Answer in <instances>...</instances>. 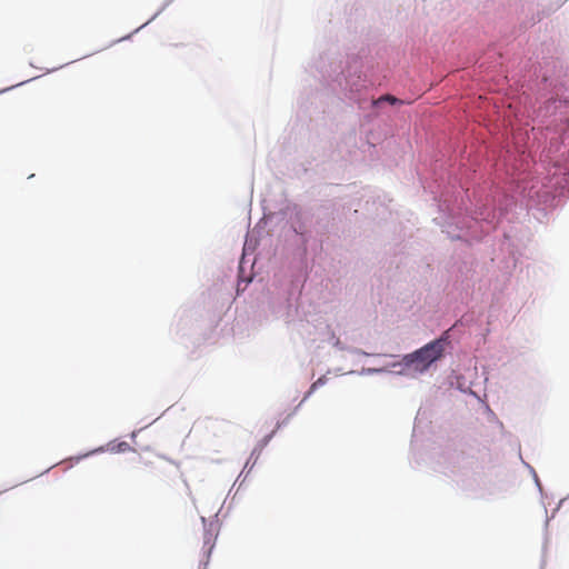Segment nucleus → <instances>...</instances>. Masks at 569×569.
Segmentation results:
<instances>
[{
	"mask_svg": "<svg viewBox=\"0 0 569 569\" xmlns=\"http://www.w3.org/2000/svg\"><path fill=\"white\" fill-rule=\"evenodd\" d=\"M335 338H338L335 333V331H330V335H329V338H328V342L332 345V342L335 341Z\"/></svg>",
	"mask_w": 569,
	"mask_h": 569,
	"instance_id": "7c9ffc66",
	"label": "nucleus"
},
{
	"mask_svg": "<svg viewBox=\"0 0 569 569\" xmlns=\"http://www.w3.org/2000/svg\"><path fill=\"white\" fill-rule=\"evenodd\" d=\"M38 78H40V76H36V77H32V78H30V79H27V80L20 81V82L16 83V84H12V86H9V87H6V88H2V89H0V96H1V94H3V93H6V92H9V91H11V90H13V89H16V88L22 87V86H24L26 83H29V82H31V81H33V80H37Z\"/></svg>",
	"mask_w": 569,
	"mask_h": 569,
	"instance_id": "412c9836",
	"label": "nucleus"
},
{
	"mask_svg": "<svg viewBox=\"0 0 569 569\" xmlns=\"http://www.w3.org/2000/svg\"><path fill=\"white\" fill-rule=\"evenodd\" d=\"M371 20L372 17H368V10L362 4L353 3L349 12H347L346 28L350 34L358 36L359 42L362 44L361 48H369L372 54H376V52L380 49L388 50V54L386 56V60L388 61V78L383 84L379 86L372 91V98H375V92L388 83L391 73V64L396 63L399 53H396V57H391L393 51L386 46L378 48H372L369 44L365 46L368 41H370Z\"/></svg>",
	"mask_w": 569,
	"mask_h": 569,
	"instance_id": "423d86ee",
	"label": "nucleus"
},
{
	"mask_svg": "<svg viewBox=\"0 0 569 569\" xmlns=\"http://www.w3.org/2000/svg\"><path fill=\"white\" fill-rule=\"evenodd\" d=\"M52 467H53V466H51V467L47 468V469H46L41 475L49 472V471H50V469H51Z\"/></svg>",
	"mask_w": 569,
	"mask_h": 569,
	"instance_id": "72a5a7b5",
	"label": "nucleus"
},
{
	"mask_svg": "<svg viewBox=\"0 0 569 569\" xmlns=\"http://www.w3.org/2000/svg\"><path fill=\"white\" fill-rule=\"evenodd\" d=\"M305 402L302 400L292 409V411L289 415H292V417L299 411V409L302 407Z\"/></svg>",
	"mask_w": 569,
	"mask_h": 569,
	"instance_id": "cd10ccee",
	"label": "nucleus"
},
{
	"mask_svg": "<svg viewBox=\"0 0 569 569\" xmlns=\"http://www.w3.org/2000/svg\"><path fill=\"white\" fill-rule=\"evenodd\" d=\"M386 370L382 367H362L360 370H350L347 375H357V376H377L383 375Z\"/></svg>",
	"mask_w": 569,
	"mask_h": 569,
	"instance_id": "f3484780",
	"label": "nucleus"
},
{
	"mask_svg": "<svg viewBox=\"0 0 569 569\" xmlns=\"http://www.w3.org/2000/svg\"><path fill=\"white\" fill-rule=\"evenodd\" d=\"M68 64H70V62H67V63H64V64H62V66H59V67H54V68H52V69H47V72H48V73H50V72H54V71H57V70H59V69H61V68H63V67H66V66H68Z\"/></svg>",
	"mask_w": 569,
	"mask_h": 569,
	"instance_id": "c756f323",
	"label": "nucleus"
},
{
	"mask_svg": "<svg viewBox=\"0 0 569 569\" xmlns=\"http://www.w3.org/2000/svg\"><path fill=\"white\" fill-rule=\"evenodd\" d=\"M202 527H203V547H202V557L199 561V569H208L213 549L216 547V541L220 531V523L218 519V513L213 516L211 520H208L206 517H200Z\"/></svg>",
	"mask_w": 569,
	"mask_h": 569,
	"instance_id": "0eeeda50",
	"label": "nucleus"
},
{
	"mask_svg": "<svg viewBox=\"0 0 569 569\" xmlns=\"http://www.w3.org/2000/svg\"><path fill=\"white\" fill-rule=\"evenodd\" d=\"M332 347L340 351H347L350 352V349L352 346H348L345 342H342L339 338H335V341L332 342Z\"/></svg>",
	"mask_w": 569,
	"mask_h": 569,
	"instance_id": "b1692460",
	"label": "nucleus"
},
{
	"mask_svg": "<svg viewBox=\"0 0 569 569\" xmlns=\"http://www.w3.org/2000/svg\"><path fill=\"white\" fill-rule=\"evenodd\" d=\"M77 61H79V58H76V59L71 60V62H70V63H74V62H77Z\"/></svg>",
	"mask_w": 569,
	"mask_h": 569,
	"instance_id": "e433bc0d",
	"label": "nucleus"
},
{
	"mask_svg": "<svg viewBox=\"0 0 569 569\" xmlns=\"http://www.w3.org/2000/svg\"><path fill=\"white\" fill-rule=\"evenodd\" d=\"M541 46L540 52L520 61V71L512 77H519L521 90L533 98L529 111L533 122L562 136L569 132L568 68L551 54L552 44L542 42ZM546 152L543 147L531 181L518 183L515 194L507 197L499 207L481 206L466 214L446 216L442 232L451 240L471 244L482 241L511 212L532 214L542 222L569 198V159L565 158V151L552 156Z\"/></svg>",
	"mask_w": 569,
	"mask_h": 569,
	"instance_id": "f257e3e1",
	"label": "nucleus"
},
{
	"mask_svg": "<svg viewBox=\"0 0 569 569\" xmlns=\"http://www.w3.org/2000/svg\"><path fill=\"white\" fill-rule=\"evenodd\" d=\"M455 388L463 393H467L468 389H469L466 387V380L463 377L457 378V383H456Z\"/></svg>",
	"mask_w": 569,
	"mask_h": 569,
	"instance_id": "393cba45",
	"label": "nucleus"
},
{
	"mask_svg": "<svg viewBox=\"0 0 569 569\" xmlns=\"http://www.w3.org/2000/svg\"><path fill=\"white\" fill-rule=\"evenodd\" d=\"M569 500V493L559 500V502L557 503L556 508L553 509L551 516H547L546 517V521H545V541H543V547H542V550L545 551L546 548H547V543H548V526H549V522H550V519L555 517V515L560 510V508L563 506V503L566 501ZM545 511H546V515H548V511H547V508L545 507Z\"/></svg>",
	"mask_w": 569,
	"mask_h": 569,
	"instance_id": "2eb2a0df",
	"label": "nucleus"
},
{
	"mask_svg": "<svg viewBox=\"0 0 569 569\" xmlns=\"http://www.w3.org/2000/svg\"><path fill=\"white\" fill-rule=\"evenodd\" d=\"M141 430H142V428H141V429H139V430H133V431L130 433V438H131V440H132V441H134V440H136V438H137L138 433H139Z\"/></svg>",
	"mask_w": 569,
	"mask_h": 569,
	"instance_id": "2f4dec72",
	"label": "nucleus"
},
{
	"mask_svg": "<svg viewBox=\"0 0 569 569\" xmlns=\"http://www.w3.org/2000/svg\"><path fill=\"white\" fill-rule=\"evenodd\" d=\"M272 439H273V435L267 433L257 442V445L253 447L249 458L247 459L242 471L238 476L237 480H240V478L242 477V475L246 470H247V475H248L253 469V467L256 466V463L259 460L261 452L270 443V441Z\"/></svg>",
	"mask_w": 569,
	"mask_h": 569,
	"instance_id": "ddd939ff",
	"label": "nucleus"
},
{
	"mask_svg": "<svg viewBox=\"0 0 569 569\" xmlns=\"http://www.w3.org/2000/svg\"><path fill=\"white\" fill-rule=\"evenodd\" d=\"M253 262L244 260V257H240L238 262L237 281H236V293L240 296L248 286L256 278V273L252 272Z\"/></svg>",
	"mask_w": 569,
	"mask_h": 569,
	"instance_id": "f8f14e48",
	"label": "nucleus"
},
{
	"mask_svg": "<svg viewBox=\"0 0 569 569\" xmlns=\"http://www.w3.org/2000/svg\"><path fill=\"white\" fill-rule=\"evenodd\" d=\"M174 0H166L158 11L152 16V19H157Z\"/></svg>",
	"mask_w": 569,
	"mask_h": 569,
	"instance_id": "a878e982",
	"label": "nucleus"
},
{
	"mask_svg": "<svg viewBox=\"0 0 569 569\" xmlns=\"http://www.w3.org/2000/svg\"><path fill=\"white\" fill-rule=\"evenodd\" d=\"M543 566H545V560L542 559L541 560V565H540V569H543Z\"/></svg>",
	"mask_w": 569,
	"mask_h": 569,
	"instance_id": "c9c22d12",
	"label": "nucleus"
},
{
	"mask_svg": "<svg viewBox=\"0 0 569 569\" xmlns=\"http://www.w3.org/2000/svg\"><path fill=\"white\" fill-rule=\"evenodd\" d=\"M351 355H358L363 357H373V358H381L382 356H386V353H376V352H368L361 348L352 347L350 349Z\"/></svg>",
	"mask_w": 569,
	"mask_h": 569,
	"instance_id": "aec40b11",
	"label": "nucleus"
},
{
	"mask_svg": "<svg viewBox=\"0 0 569 569\" xmlns=\"http://www.w3.org/2000/svg\"><path fill=\"white\" fill-rule=\"evenodd\" d=\"M540 21H541V16H540V13H537L536 16L532 17L531 24H536Z\"/></svg>",
	"mask_w": 569,
	"mask_h": 569,
	"instance_id": "c85d7f7f",
	"label": "nucleus"
},
{
	"mask_svg": "<svg viewBox=\"0 0 569 569\" xmlns=\"http://www.w3.org/2000/svg\"><path fill=\"white\" fill-rule=\"evenodd\" d=\"M485 410L489 421L498 420L497 415L491 410V408L488 405L485 406Z\"/></svg>",
	"mask_w": 569,
	"mask_h": 569,
	"instance_id": "bb28decb",
	"label": "nucleus"
},
{
	"mask_svg": "<svg viewBox=\"0 0 569 569\" xmlns=\"http://www.w3.org/2000/svg\"><path fill=\"white\" fill-rule=\"evenodd\" d=\"M77 61H79V58H76V59L71 60V62H70V63H74V62H77Z\"/></svg>",
	"mask_w": 569,
	"mask_h": 569,
	"instance_id": "4c0bfd02",
	"label": "nucleus"
},
{
	"mask_svg": "<svg viewBox=\"0 0 569 569\" xmlns=\"http://www.w3.org/2000/svg\"><path fill=\"white\" fill-rule=\"evenodd\" d=\"M522 462H523V465L528 468V470H529V472H530V475H531V477H532V480H533V482H535V486L537 487V489H538V491H539V493H540L541 498H543V497H545V490H543V486H542V483H541V481H540V478H539V476H538L537 471H536V470H535V468H533L532 466H530L529 463L525 462L523 460H522Z\"/></svg>",
	"mask_w": 569,
	"mask_h": 569,
	"instance_id": "6ab92c4d",
	"label": "nucleus"
},
{
	"mask_svg": "<svg viewBox=\"0 0 569 569\" xmlns=\"http://www.w3.org/2000/svg\"><path fill=\"white\" fill-rule=\"evenodd\" d=\"M154 20H156V19H152V17H151L148 21H146L143 24H141L140 27H138L137 29H134L132 32H130V33H128V34H126V36H123V37H121V38L117 39V40H113V41L109 44V47H111V46H113V44H116V43H119V42H123V41H129V40H131V39H132V37H133L136 33H138L140 30H142L143 28H146L148 24H150V23H151L152 21H154Z\"/></svg>",
	"mask_w": 569,
	"mask_h": 569,
	"instance_id": "a211bd4d",
	"label": "nucleus"
},
{
	"mask_svg": "<svg viewBox=\"0 0 569 569\" xmlns=\"http://www.w3.org/2000/svg\"><path fill=\"white\" fill-rule=\"evenodd\" d=\"M291 418H292V415H287L282 420L277 421L273 430L270 431L269 433H272L274 437L280 429L286 427L290 422Z\"/></svg>",
	"mask_w": 569,
	"mask_h": 569,
	"instance_id": "4be33fe9",
	"label": "nucleus"
},
{
	"mask_svg": "<svg viewBox=\"0 0 569 569\" xmlns=\"http://www.w3.org/2000/svg\"><path fill=\"white\" fill-rule=\"evenodd\" d=\"M452 332L453 327L442 331L421 347L402 353V367L405 371H410V378H418L436 369L438 362L453 352L458 340H455Z\"/></svg>",
	"mask_w": 569,
	"mask_h": 569,
	"instance_id": "39448f33",
	"label": "nucleus"
},
{
	"mask_svg": "<svg viewBox=\"0 0 569 569\" xmlns=\"http://www.w3.org/2000/svg\"><path fill=\"white\" fill-rule=\"evenodd\" d=\"M106 451H110L113 453H124V452L134 451V450L127 441L114 439V440H111L110 442H108L107 445L99 446L89 451L80 452L76 456H71V457L67 458L66 461L70 462L68 468H72L74 465L79 463L80 461H82L87 458H90L92 456L103 453Z\"/></svg>",
	"mask_w": 569,
	"mask_h": 569,
	"instance_id": "9d476101",
	"label": "nucleus"
},
{
	"mask_svg": "<svg viewBox=\"0 0 569 569\" xmlns=\"http://www.w3.org/2000/svg\"><path fill=\"white\" fill-rule=\"evenodd\" d=\"M256 250V243L251 244L247 240L244 241L243 248H242V254L241 257H244V260H248V256L253 254Z\"/></svg>",
	"mask_w": 569,
	"mask_h": 569,
	"instance_id": "5701e85b",
	"label": "nucleus"
},
{
	"mask_svg": "<svg viewBox=\"0 0 569 569\" xmlns=\"http://www.w3.org/2000/svg\"><path fill=\"white\" fill-rule=\"evenodd\" d=\"M412 431L410 450L417 467H429L436 472L442 473L456 485V487L469 498H482L486 495V481L482 467L476 456L457 447L432 448V452L416 451Z\"/></svg>",
	"mask_w": 569,
	"mask_h": 569,
	"instance_id": "20e7f679",
	"label": "nucleus"
},
{
	"mask_svg": "<svg viewBox=\"0 0 569 569\" xmlns=\"http://www.w3.org/2000/svg\"><path fill=\"white\" fill-rule=\"evenodd\" d=\"M507 50H505V47L502 42L498 43H491L488 52L483 57V60L480 62V66L482 67L485 63H488V68H499L501 71L503 68L508 69L507 61Z\"/></svg>",
	"mask_w": 569,
	"mask_h": 569,
	"instance_id": "9b49d317",
	"label": "nucleus"
},
{
	"mask_svg": "<svg viewBox=\"0 0 569 569\" xmlns=\"http://www.w3.org/2000/svg\"><path fill=\"white\" fill-rule=\"evenodd\" d=\"M318 54L310 62V73L318 84L306 86L297 100V119L310 132L327 137L338 131L343 111L352 104L368 111L367 121H391L402 100L389 93L372 98V91L388 78L387 49L376 54L369 48L342 52L338 43L319 46Z\"/></svg>",
	"mask_w": 569,
	"mask_h": 569,
	"instance_id": "f03ea898",
	"label": "nucleus"
},
{
	"mask_svg": "<svg viewBox=\"0 0 569 569\" xmlns=\"http://www.w3.org/2000/svg\"><path fill=\"white\" fill-rule=\"evenodd\" d=\"M77 61H79V58H76V59L71 60V62H70V63H74V62H77Z\"/></svg>",
	"mask_w": 569,
	"mask_h": 569,
	"instance_id": "58836bf2",
	"label": "nucleus"
},
{
	"mask_svg": "<svg viewBox=\"0 0 569 569\" xmlns=\"http://www.w3.org/2000/svg\"><path fill=\"white\" fill-rule=\"evenodd\" d=\"M27 481H28V480H24V481H21L20 483L13 485V486L8 487V488H4V489L0 490V493L6 492V491H8L9 489L14 488V487H17L18 485L24 483V482H27Z\"/></svg>",
	"mask_w": 569,
	"mask_h": 569,
	"instance_id": "473e14b6",
	"label": "nucleus"
},
{
	"mask_svg": "<svg viewBox=\"0 0 569 569\" xmlns=\"http://www.w3.org/2000/svg\"><path fill=\"white\" fill-rule=\"evenodd\" d=\"M328 382V378L326 375L320 376L316 381L311 383L309 389L305 392L302 397V402H306L319 388L323 387Z\"/></svg>",
	"mask_w": 569,
	"mask_h": 569,
	"instance_id": "dca6fc26",
	"label": "nucleus"
},
{
	"mask_svg": "<svg viewBox=\"0 0 569 569\" xmlns=\"http://www.w3.org/2000/svg\"><path fill=\"white\" fill-rule=\"evenodd\" d=\"M243 482H244V479L239 483L238 490H240L242 488Z\"/></svg>",
	"mask_w": 569,
	"mask_h": 569,
	"instance_id": "f704fd0d",
	"label": "nucleus"
},
{
	"mask_svg": "<svg viewBox=\"0 0 569 569\" xmlns=\"http://www.w3.org/2000/svg\"><path fill=\"white\" fill-rule=\"evenodd\" d=\"M385 357H391V358H396L397 359L395 361L388 362L385 366H382V369L386 370V373H391V375H395V376L410 378V371H405V369L402 367V363H403L402 353H399V355H386Z\"/></svg>",
	"mask_w": 569,
	"mask_h": 569,
	"instance_id": "4468645a",
	"label": "nucleus"
},
{
	"mask_svg": "<svg viewBox=\"0 0 569 569\" xmlns=\"http://www.w3.org/2000/svg\"><path fill=\"white\" fill-rule=\"evenodd\" d=\"M280 214L286 219L284 247L292 256L290 280L281 317L284 318L287 323L309 322L308 312L301 302V296L312 269L309 251L311 249L313 254L317 256L322 250V241L312 236L310 214L300 206L287 203L280 209Z\"/></svg>",
	"mask_w": 569,
	"mask_h": 569,
	"instance_id": "7ed1b4c3",
	"label": "nucleus"
},
{
	"mask_svg": "<svg viewBox=\"0 0 569 569\" xmlns=\"http://www.w3.org/2000/svg\"><path fill=\"white\" fill-rule=\"evenodd\" d=\"M475 260L471 254L453 256L450 260L448 272L450 278L456 282L463 284L470 280L473 274Z\"/></svg>",
	"mask_w": 569,
	"mask_h": 569,
	"instance_id": "6e6552de",
	"label": "nucleus"
},
{
	"mask_svg": "<svg viewBox=\"0 0 569 569\" xmlns=\"http://www.w3.org/2000/svg\"><path fill=\"white\" fill-rule=\"evenodd\" d=\"M389 202L391 199L385 192H375L365 200L363 210L373 220H385L391 213Z\"/></svg>",
	"mask_w": 569,
	"mask_h": 569,
	"instance_id": "1a4fd4ad",
	"label": "nucleus"
}]
</instances>
